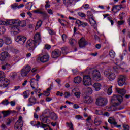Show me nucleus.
<instances>
[{
  "instance_id": "1",
  "label": "nucleus",
  "mask_w": 130,
  "mask_h": 130,
  "mask_svg": "<svg viewBox=\"0 0 130 130\" xmlns=\"http://www.w3.org/2000/svg\"><path fill=\"white\" fill-rule=\"evenodd\" d=\"M21 24V21L20 20H9L7 21H1L0 24L4 25L5 26H8V25H10V28H11V30L13 31V34L14 35H17L18 33L20 32V29H19V26H20Z\"/></svg>"
},
{
  "instance_id": "2",
  "label": "nucleus",
  "mask_w": 130,
  "mask_h": 130,
  "mask_svg": "<svg viewBox=\"0 0 130 130\" xmlns=\"http://www.w3.org/2000/svg\"><path fill=\"white\" fill-rule=\"evenodd\" d=\"M122 100V96L120 95H114L111 99V102L112 104H113V106L107 107V109H108V111H112L114 106H118V105H119Z\"/></svg>"
},
{
  "instance_id": "3",
  "label": "nucleus",
  "mask_w": 130,
  "mask_h": 130,
  "mask_svg": "<svg viewBox=\"0 0 130 130\" xmlns=\"http://www.w3.org/2000/svg\"><path fill=\"white\" fill-rule=\"evenodd\" d=\"M36 79H35V78H32L30 80V83L31 88L34 89V91L36 92V93H37V92H38V82L40 79V76H39L38 74H37L36 75Z\"/></svg>"
},
{
  "instance_id": "4",
  "label": "nucleus",
  "mask_w": 130,
  "mask_h": 130,
  "mask_svg": "<svg viewBox=\"0 0 130 130\" xmlns=\"http://www.w3.org/2000/svg\"><path fill=\"white\" fill-rule=\"evenodd\" d=\"M5 73L3 71H0V87L7 88L9 86L10 82L7 79H5Z\"/></svg>"
},
{
  "instance_id": "5",
  "label": "nucleus",
  "mask_w": 130,
  "mask_h": 130,
  "mask_svg": "<svg viewBox=\"0 0 130 130\" xmlns=\"http://www.w3.org/2000/svg\"><path fill=\"white\" fill-rule=\"evenodd\" d=\"M38 45L33 40H29L26 42V47L30 51H33Z\"/></svg>"
},
{
  "instance_id": "6",
  "label": "nucleus",
  "mask_w": 130,
  "mask_h": 130,
  "mask_svg": "<svg viewBox=\"0 0 130 130\" xmlns=\"http://www.w3.org/2000/svg\"><path fill=\"white\" fill-rule=\"evenodd\" d=\"M31 66L29 64H27L21 70V75L22 77H27L30 72H31Z\"/></svg>"
},
{
  "instance_id": "7",
  "label": "nucleus",
  "mask_w": 130,
  "mask_h": 130,
  "mask_svg": "<svg viewBox=\"0 0 130 130\" xmlns=\"http://www.w3.org/2000/svg\"><path fill=\"white\" fill-rule=\"evenodd\" d=\"M92 76L93 80H94V81H97L98 82L102 80V79H103L102 77H101L100 72L97 70V69L93 70Z\"/></svg>"
},
{
  "instance_id": "8",
  "label": "nucleus",
  "mask_w": 130,
  "mask_h": 130,
  "mask_svg": "<svg viewBox=\"0 0 130 130\" xmlns=\"http://www.w3.org/2000/svg\"><path fill=\"white\" fill-rule=\"evenodd\" d=\"M107 99L105 98L100 97L96 99L95 103L98 106H105L107 104Z\"/></svg>"
},
{
  "instance_id": "9",
  "label": "nucleus",
  "mask_w": 130,
  "mask_h": 130,
  "mask_svg": "<svg viewBox=\"0 0 130 130\" xmlns=\"http://www.w3.org/2000/svg\"><path fill=\"white\" fill-rule=\"evenodd\" d=\"M15 40L19 44L24 45L27 40V38L25 36H18L15 38Z\"/></svg>"
},
{
  "instance_id": "10",
  "label": "nucleus",
  "mask_w": 130,
  "mask_h": 130,
  "mask_svg": "<svg viewBox=\"0 0 130 130\" xmlns=\"http://www.w3.org/2000/svg\"><path fill=\"white\" fill-rule=\"evenodd\" d=\"M84 86H90L92 85V79L89 75H84L83 80Z\"/></svg>"
},
{
  "instance_id": "11",
  "label": "nucleus",
  "mask_w": 130,
  "mask_h": 130,
  "mask_svg": "<svg viewBox=\"0 0 130 130\" xmlns=\"http://www.w3.org/2000/svg\"><path fill=\"white\" fill-rule=\"evenodd\" d=\"M104 76L107 77L109 81H113L116 77L115 74L109 72V71L106 70L104 73Z\"/></svg>"
},
{
  "instance_id": "12",
  "label": "nucleus",
  "mask_w": 130,
  "mask_h": 130,
  "mask_svg": "<svg viewBox=\"0 0 130 130\" xmlns=\"http://www.w3.org/2000/svg\"><path fill=\"white\" fill-rule=\"evenodd\" d=\"M37 59L38 60H40L41 62H47V61L49 60V55L47 54L43 55L42 56H39Z\"/></svg>"
},
{
  "instance_id": "13",
  "label": "nucleus",
  "mask_w": 130,
  "mask_h": 130,
  "mask_svg": "<svg viewBox=\"0 0 130 130\" xmlns=\"http://www.w3.org/2000/svg\"><path fill=\"white\" fill-rule=\"evenodd\" d=\"M125 79L126 77L124 75L119 76L118 78V84L119 86L122 87V86H123V85H124V83H125Z\"/></svg>"
},
{
  "instance_id": "14",
  "label": "nucleus",
  "mask_w": 130,
  "mask_h": 130,
  "mask_svg": "<svg viewBox=\"0 0 130 130\" xmlns=\"http://www.w3.org/2000/svg\"><path fill=\"white\" fill-rule=\"evenodd\" d=\"M78 43L80 48H83V47H85L86 45H88V44H89V43H88V42L84 37H82L80 39L78 42Z\"/></svg>"
},
{
  "instance_id": "15",
  "label": "nucleus",
  "mask_w": 130,
  "mask_h": 130,
  "mask_svg": "<svg viewBox=\"0 0 130 130\" xmlns=\"http://www.w3.org/2000/svg\"><path fill=\"white\" fill-rule=\"evenodd\" d=\"M32 40L37 44V45H39L40 42H41V36L40 34L37 32L36 33L33 38Z\"/></svg>"
},
{
  "instance_id": "16",
  "label": "nucleus",
  "mask_w": 130,
  "mask_h": 130,
  "mask_svg": "<svg viewBox=\"0 0 130 130\" xmlns=\"http://www.w3.org/2000/svg\"><path fill=\"white\" fill-rule=\"evenodd\" d=\"M61 54V52H60V50L58 49H55L52 52V58H57V57L60 56Z\"/></svg>"
},
{
  "instance_id": "17",
  "label": "nucleus",
  "mask_w": 130,
  "mask_h": 130,
  "mask_svg": "<svg viewBox=\"0 0 130 130\" xmlns=\"http://www.w3.org/2000/svg\"><path fill=\"white\" fill-rule=\"evenodd\" d=\"M83 101L84 103H87V104H91L93 103L94 99L91 96L86 95L84 97Z\"/></svg>"
},
{
  "instance_id": "18",
  "label": "nucleus",
  "mask_w": 130,
  "mask_h": 130,
  "mask_svg": "<svg viewBox=\"0 0 130 130\" xmlns=\"http://www.w3.org/2000/svg\"><path fill=\"white\" fill-rule=\"evenodd\" d=\"M23 121H17L15 124L14 128L15 130H22L23 124Z\"/></svg>"
},
{
  "instance_id": "19",
  "label": "nucleus",
  "mask_w": 130,
  "mask_h": 130,
  "mask_svg": "<svg viewBox=\"0 0 130 130\" xmlns=\"http://www.w3.org/2000/svg\"><path fill=\"white\" fill-rule=\"evenodd\" d=\"M49 117L48 116H45L44 115H41L40 116V120L41 121L42 123H47V122H49Z\"/></svg>"
},
{
  "instance_id": "20",
  "label": "nucleus",
  "mask_w": 130,
  "mask_h": 130,
  "mask_svg": "<svg viewBox=\"0 0 130 130\" xmlns=\"http://www.w3.org/2000/svg\"><path fill=\"white\" fill-rule=\"evenodd\" d=\"M42 10V8L34 10V13H35V14H40L43 15V18H46V17H47V13H46L45 12Z\"/></svg>"
},
{
  "instance_id": "21",
  "label": "nucleus",
  "mask_w": 130,
  "mask_h": 130,
  "mask_svg": "<svg viewBox=\"0 0 130 130\" xmlns=\"http://www.w3.org/2000/svg\"><path fill=\"white\" fill-rule=\"evenodd\" d=\"M75 23L78 25V27H83V28H85V27L88 26V23L84 22L79 19L77 20Z\"/></svg>"
},
{
  "instance_id": "22",
  "label": "nucleus",
  "mask_w": 130,
  "mask_h": 130,
  "mask_svg": "<svg viewBox=\"0 0 130 130\" xmlns=\"http://www.w3.org/2000/svg\"><path fill=\"white\" fill-rule=\"evenodd\" d=\"M9 56H10V54H9L8 52H3L0 55V59L2 61H4L6 59V58L9 57Z\"/></svg>"
},
{
  "instance_id": "23",
  "label": "nucleus",
  "mask_w": 130,
  "mask_h": 130,
  "mask_svg": "<svg viewBox=\"0 0 130 130\" xmlns=\"http://www.w3.org/2000/svg\"><path fill=\"white\" fill-rule=\"evenodd\" d=\"M49 117V118H51L52 120H57L58 118V116H57V115L55 114L54 112H51V114L48 116Z\"/></svg>"
},
{
  "instance_id": "24",
  "label": "nucleus",
  "mask_w": 130,
  "mask_h": 130,
  "mask_svg": "<svg viewBox=\"0 0 130 130\" xmlns=\"http://www.w3.org/2000/svg\"><path fill=\"white\" fill-rule=\"evenodd\" d=\"M73 2H74V0H63V3L67 8L72 6Z\"/></svg>"
},
{
  "instance_id": "25",
  "label": "nucleus",
  "mask_w": 130,
  "mask_h": 130,
  "mask_svg": "<svg viewBox=\"0 0 130 130\" xmlns=\"http://www.w3.org/2000/svg\"><path fill=\"white\" fill-rule=\"evenodd\" d=\"M116 92L118 93V94H120V95H122V96H123L126 94V90L124 89L123 88L122 89H119V88H117L116 89Z\"/></svg>"
},
{
  "instance_id": "26",
  "label": "nucleus",
  "mask_w": 130,
  "mask_h": 130,
  "mask_svg": "<svg viewBox=\"0 0 130 130\" xmlns=\"http://www.w3.org/2000/svg\"><path fill=\"white\" fill-rule=\"evenodd\" d=\"M36 126L38 128H39V127H42L43 128H44L47 127V125L43 123L42 122H40L38 121L37 123L36 124Z\"/></svg>"
},
{
  "instance_id": "27",
  "label": "nucleus",
  "mask_w": 130,
  "mask_h": 130,
  "mask_svg": "<svg viewBox=\"0 0 130 130\" xmlns=\"http://www.w3.org/2000/svg\"><path fill=\"white\" fill-rule=\"evenodd\" d=\"M108 121L110 123V124H112L113 125H116V124H117V123L115 122V119L113 118V117H110Z\"/></svg>"
},
{
  "instance_id": "28",
  "label": "nucleus",
  "mask_w": 130,
  "mask_h": 130,
  "mask_svg": "<svg viewBox=\"0 0 130 130\" xmlns=\"http://www.w3.org/2000/svg\"><path fill=\"white\" fill-rule=\"evenodd\" d=\"M93 87L94 88L95 91H100V89H101V84L99 83H95Z\"/></svg>"
},
{
  "instance_id": "29",
  "label": "nucleus",
  "mask_w": 130,
  "mask_h": 130,
  "mask_svg": "<svg viewBox=\"0 0 130 130\" xmlns=\"http://www.w3.org/2000/svg\"><path fill=\"white\" fill-rule=\"evenodd\" d=\"M74 82L76 84H80L82 82V78L80 76H77L74 78Z\"/></svg>"
},
{
  "instance_id": "30",
  "label": "nucleus",
  "mask_w": 130,
  "mask_h": 130,
  "mask_svg": "<svg viewBox=\"0 0 130 130\" xmlns=\"http://www.w3.org/2000/svg\"><path fill=\"white\" fill-rule=\"evenodd\" d=\"M51 111H50V110L48 109H45L44 112H43L42 115H48L50 116L51 114Z\"/></svg>"
},
{
  "instance_id": "31",
  "label": "nucleus",
  "mask_w": 130,
  "mask_h": 130,
  "mask_svg": "<svg viewBox=\"0 0 130 130\" xmlns=\"http://www.w3.org/2000/svg\"><path fill=\"white\" fill-rule=\"evenodd\" d=\"M4 40L6 44H7V45H9L11 44V43H12V40H11V38L5 37Z\"/></svg>"
},
{
  "instance_id": "32",
  "label": "nucleus",
  "mask_w": 130,
  "mask_h": 130,
  "mask_svg": "<svg viewBox=\"0 0 130 130\" xmlns=\"http://www.w3.org/2000/svg\"><path fill=\"white\" fill-rule=\"evenodd\" d=\"M109 55L111 58H114L115 57V52L113 50H111L109 52Z\"/></svg>"
},
{
  "instance_id": "33",
  "label": "nucleus",
  "mask_w": 130,
  "mask_h": 130,
  "mask_svg": "<svg viewBox=\"0 0 130 130\" xmlns=\"http://www.w3.org/2000/svg\"><path fill=\"white\" fill-rule=\"evenodd\" d=\"M2 113L3 114L4 117H7L10 115L11 112L9 110L8 111H3L2 112Z\"/></svg>"
},
{
  "instance_id": "34",
  "label": "nucleus",
  "mask_w": 130,
  "mask_h": 130,
  "mask_svg": "<svg viewBox=\"0 0 130 130\" xmlns=\"http://www.w3.org/2000/svg\"><path fill=\"white\" fill-rule=\"evenodd\" d=\"M29 102L30 103H32L33 104H35L36 103V98L35 97H31L28 99Z\"/></svg>"
},
{
  "instance_id": "35",
  "label": "nucleus",
  "mask_w": 130,
  "mask_h": 130,
  "mask_svg": "<svg viewBox=\"0 0 130 130\" xmlns=\"http://www.w3.org/2000/svg\"><path fill=\"white\" fill-rule=\"evenodd\" d=\"M41 25H42V21H41V20H39L37 22L35 29H39V28L41 27Z\"/></svg>"
},
{
  "instance_id": "36",
  "label": "nucleus",
  "mask_w": 130,
  "mask_h": 130,
  "mask_svg": "<svg viewBox=\"0 0 130 130\" xmlns=\"http://www.w3.org/2000/svg\"><path fill=\"white\" fill-rule=\"evenodd\" d=\"M69 43L72 45V46H74V45H75V43H77V41L74 39H71L69 40Z\"/></svg>"
},
{
  "instance_id": "37",
  "label": "nucleus",
  "mask_w": 130,
  "mask_h": 130,
  "mask_svg": "<svg viewBox=\"0 0 130 130\" xmlns=\"http://www.w3.org/2000/svg\"><path fill=\"white\" fill-rule=\"evenodd\" d=\"M1 104H3V105H9V104H10V102H9V100L5 99L1 102Z\"/></svg>"
},
{
  "instance_id": "38",
  "label": "nucleus",
  "mask_w": 130,
  "mask_h": 130,
  "mask_svg": "<svg viewBox=\"0 0 130 130\" xmlns=\"http://www.w3.org/2000/svg\"><path fill=\"white\" fill-rule=\"evenodd\" d=\"M23 96L24 97V98H28V97H29V96H30V93L29 91H24L23 92Z\"/></svg>"
},
{
  "instance_id": "39",
  "label": "nucleus",
  "mask_w": 130,
  "mask_h": 130,
  "mask_svg": "<svg viewBox=\"0 0 130 130\" xmlns=\"http://www.w3.org/2000/svg\"><path fill=\"white\" fill-rule=\"evenodd\" d=\"M62 52L64 53V54H67L68 53L67 52V51L68 50V47H63L61 48Z\"/></svg>"
},
{
  "instance_id": "40",
  "label": "nucleus",
  "mask_w": 130,
  "mask_h": 130,
  "mask_svg": "<svg viewBox=\"0 0 130 130\" xmlns=\"http://www.w3.org/2000/svg\"><path fill=\"white\" fill-rule=\"evenodd\" d=\"M18 5L17 3H14L12 5H11L12 9L13 10H16V9H18Z\"/></svg>"
},
{
  "instance_id": "41",
  "label": "nucleus",
  "mask_w": 130,
  "mask_h": 130,
  "mask_svg": "<svg viewBox=\"0 0 130 130\" xmlns=\"http://www.w3.org/2000/svg\"><path fill=\"white\" fill-rule=\"evenodd\" d=\"M117 8H118V6L117 5L113 6L112 9V11L114 12V10H116V12L119 11V10H120V8L118 9Z\"/></svg>"
},
{
  "instance_id": "42",
  "label": "nucleus",
  "mask_w": 130,
  "mask_h": 130,
  "mask_svg": "<svg viewBox=\"0 0 130 130\" xmlns=\"http://www.w3.org/2000/svg\"><path fill=\"white\" fill-rule=\"evenodd\" d=\"M112 93V86L110 87L107 90L108 95H111Z\"/></svg>"
},
{
  "instance_id": "43",
  "label": "nucleus",
  "mask_w": 130,
  "mask_h": 130,
  "mask_svg": "<svg viewBox=\"0 0 130 130\" xmlns=\"http://www.w3.org/2000/svg\"><path fill=\"white\" fill-rule=\"evenodd\" d=\"M45 9H47L48 8H50V4H49V1H46L45 2Z\"/></svg>"
},
{
  "instance_id": "44",
  "label": "nucleus",
  "mask_w": 130,
  "mask_h": 130,
  "mask_svg": "<svg viewBox=\"0 0 130 130\" xmlns=\"http://www.w3.org/2000/svg\"><path fill=\"white\" fill-rule=\"evenodd\" d=\"M10 76L12 78V79H14L17 77V73L16 72H13L11 73Z\"/></svg>"
},
{
  "instance_id": "45",
  "label": "nucleus",
  "mask_w": 130,
  "mask_h": 130,
  "mask_svg": "<svg viewBox=\"0 0 130 130\" xmlns=\"http://www.w3.org/2000/svg\"><path fill=\"white\" fill-rule=\"evenodd\" d=\"M78 15L79 17H81V18H86V14L83 12H78Z\"/></svg>"
},
{
  "instance_id": "46",
  "label": "nucleus",
  "mask_w": 130,
  "mask_h": 130,
  "mask_svg": "<svg viewBox=\"0 0 130 130\" xmlns=\"http://www.w3.org/2000/svg\"><path fill=\"white\" fill-rule=\"evenodd\" d=\"M87 16L88 17H91L92 20H93V21H94V19L93 18V14H92V13L91 12V11H87Z\"/></svg>"
},
{
  "instance_id": "47",
  "label": "nucleus",
  "mask_w": 130,
  "mask_h": 130,
  "mask_svg": "<svg viewBox=\"0 0 130 130\" xmlns=\"http://www.w3.org/2000/svg\"><path fill=\"white\" fill-rule=\"evenodd\" d=\"M28 4H30V7L27 6L25 7V8H26V9H27V10H28V11H30L31 8H32V7H33V3L29 2V3H28Z\"/></svg>"
},
{
  "instance_id": "48",
  "label": "nucleus",
  "mask_w": 130,
  "mask_h": 130,
  "mask_svg": "<svg viewBox=\"0 0 130 130\" xmlns=\"http://www.w3.org/2000/svg\"><path fill=\"white\" fill-rule=\"evenodd\" d=\"M74 95L77 98H80L81 97V92H76L74 93Z\"/></svg>"
},
{
  "instance_id": "49",
  "label": "nucleus",
  "mask_w": 130,
  "mask_h": 130,
  "mask_svg": "<svg viewBox=\"0 0 130 130\" xmlns=\"http://www.w3.org/2000/svg\"><path fill=\"white\" fill-rule=\"evenodd\" d=\"M122 46L124 47L126 45V44H127V43H126V41H125V39L124 38H123L122 39Z\"/></svg>"
},
{
  "instance_id": "50",
  "label": "nucleus",
  "mask_w": 130,
  "mask_h": 130,
  "mask_svg": "<svg viewBox=\"0 0 130 130\" xmlns=\"http://www.w3.org/2000/svg\"><path fill=\"white\" fill-rule=\"evenodd\" d=\"M72 72L73 75H78V74H79V70H78V69H73Z\"/></svg>"
},
{
  "instance_id": "51",
  "label": "nucleus",
  "mask_w": 130,
  "mask_h": 130,
  "mask_svg": "<svg viewBox=\"0 0 130 130\" xmlns=\"http://www.w3.org/2000/svg\"><path fill=\"white\" fill-rule=\"evenodd\" d=\"M125 54H126V51H124L123 52L122 55H121L120 56V58H121V60H123V56H124V55H125Z\"/></svg>"
},
{
  "instance_id": "52",
  "label": "nucleus",
  "mask_w": 130,
  "mask_h": 130,
  "mask_svg": "<svg viewBox=\"0 0 130 130\" xmlns=\"http://www.w3.org/2000/svg\"><path fill=\"white\" fill-rule=\"evenodd\" d=\"M48 31L50 35H55V32H54L53 30L48 29Z\"/></svg>"
},
{
  "instance_id": "53",
  "label": "nucleus",
  "mask_w": 130,
  "mask_h": 130,
  "mask_svg": "<svg viewBox=\"0 0 130 130\" xmlns=\"http://www.w3.org/2000/svg\"><path fill=\"white\" fill-rule=\"evenodd\" d=\"M62 39L64 42L67 41V35L66 34H63L62 35Z\"/></svg>"
},
{
  "instance_id": "54",
  "label": "nucleus",
  "mask_w": 130,
  "mask_h": 130,
  "mask_svg": "<svg viewBox=\"0 0 130 130\" xmlns=\"http://www.w3.org/2000/svg\"><path fill=\"white\" fill-rule=\"evenodd\" d=\"M8 66H9V64H6L5 65H3L2 66V69L3 70V71H5V70H7L8 69Z\"/></svg>"
},
{
  "instance_id": "55",
  "label": "nucleus",
  "mask_w": 130,
  "mask_h": 130,
  "mask_svg": "<svg viewBox=\"0 0 130 130\" xmlns=\"http://www.w3.org/2000/svg\"><path fill=\"white\" fill-rule=\"evenodd\" d=\"M68 124L69 125L70 130H75V129H74V125H73L72 123H68Z\"/></svg>"
},
{
  "instance_id": "56",
  "label": "nucleus",
  "mask_w": 130,
  "mask_h": 130,
  "mask_svg": "<svg viewBox=\"0 0 130 130\" xmlns=\"http://www.w3.org/2000/svg\"><path fill=\"white\" fill-rule=\"evenodd\" d=\"M64 96L65 98H68L70 97V96H71V93H70V92H66L64 93Z\"/></svg>"
},
{
  "instance_id": "57",
  "label": "nucleus",
  "mask_w": 130,
  "mask_h": 130,
  "mask_svg": "<svg viewBox=\"0 0 130 130\" xmlns=\"http://www.w3.org/2000/svg\"><path fill=\"white\" fill-rule=\"evenodd\" d=\"M123 127L124 130H129V126L128 125H123Z\"/></svg>"
},
{
  "instance_id": "58",
  "label": "nucleus",
  "mask_w": 130,
  "mask_h": 130,
  "mask_svg": "<svg viewBox=\"0 0 130 130\" xmlns=\"http://www.w3.org/2000/svg\"><path fill=\"white\" fill-rule=\"evenodd\" d=\"M43 95H44V96H48L49 95H50V93L48 91H44L43 93Z\"/></svg>"
},
{
  "instance_id": "59",
  "label": "nucleus",
  "mask_w": 130,
  "mask_h": 130,
  "mask_svg": "<svg viewBox=\"0 0 130 130\" xmlns=\"http://www.w3.org/2000/svg\"><path fill=\"white\" fill-rule=\"evenodd\" d=\"M85 10H88L89 9V4L83 5V6Z\"/></svg>"
},
{
  "instance_id": "60",
  "label": "nucleus",
  "mask_w": 130,
  "mask_h": 130,
  "mask_svg": "<svg viewBox=\"0 0 130 130\" xmlns=\"http://www.w3.org/2000/svg\"><path fill=\"white\" fill-rule=\"evenodd\" d=\"M75 118H76V119H82V118H83V117L80 115H77L75 116Z\"/></svg>"
},
{
  "instance_id": "61",
  "label": "nucleus",
  "mask_w": 130,
  "mask_h": 130,
  "mask_svg": "<svg viewBox=\"0 0 130 130\" xmlns=\"http://www.w3.org/2000/svg\"><path fill=\"white\" fill-rule=\"evenodd\" d=\"M56 95L60 96V97H62V96H63V93H60L59 91H57L56 93Z\"/></svg>"
},
{
  "instance_id": "62",
  "label": "nucleus",
  "mask_w": 130,
  "mask_h": 130,
  "mask_svg": "<svg viewBox=\"0 0 130 130\" xmlns=\"http://www.w3.org/2000/svg\"><path fill=\"white\" fill-rule=\"evenodd\" d=\"M94 124H95V125H96L97 126H98V125H100V124H101V121H96L94 122Z\"/></svg>"
},
{
  "instance_id": "63",
  "label": "nucleus",
  "mask_w": 130,
  "mask_h": 130,
  "mask_svg": "<svg viewBox=\"0 0 130 130\" xmlns=\"http://www.w3.org/2000/svg\"><path fill=\"white\" fill-rule=\"evenodd\" d=\"M45 48L48 50L50 49V48H51V46L49 45H46L45 46Z\"/></svg>"
},
{
  "instance_id": "64",
  "label": "nucleus",
  "mask_w": 130,
  "mask_h": 130,
  "mask_svg": "<svg viewBox=\"0 0 130 130\" xmlns=\"http://www.w3.org/2000/svg\"><path fill=\"white\" fill-rule=\"evenodd\" d=\"M47 12L50 15H52L53 14V12H52V10H51V9H48Z\"/></svg>"
}]
</instances>
